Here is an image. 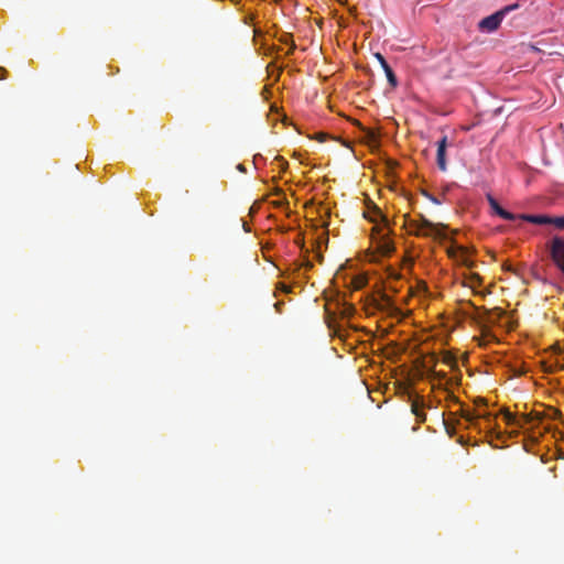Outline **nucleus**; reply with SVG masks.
Returning a JSON list of instances; mask_svg holds the SVG:
<instances>
[{"label":"nucleus","mask_w":564,"mask_h":564,"mask_svg":"<svg viewBox=\"0 0 564 564\" xmlns=\"http://www.w3.org/2000/svg\"><path fill=\"white\" fill-rule=\"evenodd\" d=\"M487 200H488L492 212L496 215H498L499 217H501L502 219H505V220H514L517 218V216L514 214L503 209L492 195L488 194L487 195Z\"/></svg>","instance_id":"obj_11"},{"label":"nucleus","mask_w":564,"mask_h":564,"mask_svg":"<svg viewBox=\"0 0 564 564\" xmlns=\"http://www.w3.org/2000/svg\"><path fill=\"white\" fill-rule=\"evenodd\" d=\"M550 252L553 261L564 274V239L554 237L550 243Z\"/></svg>","instance_id":"obj_8"},{"label":"nucleus","mask_w":564,"mask_h":564,"mask_svg":"<svg viewBox=\"0 0 564 564\" xmlns=\"http://www.w3.org/2000/svg\"><path fill=\"white\" fill-rule=\"evenodd\" d=\"M411 410H412V413L415 415L416 420L420 423L425 422L426 414L423 411V405L422 404H420L419 402H413L412 406H411Z\"/></svg>","instance_id":"obj_12"},{"label":"nucleus","mask_w":564,"mask_h":564,"mask_svg":"<svg viewBox=\"0 0 564 564\" xmlns=\"http://www.w3.org/2000/svg\"><path fill=\"white\" fill-rule=\"evenodd\" d=\"M447 253L451 258L456 259L462 264L470 267L467 250L465 247L453 241L451 246L447 248Z\"/></svg>","instance_id":"obj_9"},{"label":"nucleus","mask_w":564,"mask_h":564,"mask_svg":"<svg viewBox=\"0 0 564 564\" xmlns=\"http://www.w3.org/2000/svg\"><path fill=\"white\" fill-rule=\"evenodd\" d=\"M365 283L364 279H360L358 282H356V288H361Z\"/></svg>","instance_id":"obj_16"},{"label":"nucleus","mask_w":564,"mask_h":564,"mask_svg":"<svg viewBox=\"0 0 564 564\" xmlns=\"http://www.w3.org/2000/svg\"><path fill=\"white\" fill-rule=\"evenodd\" d=\"M480 284H481V278L478 274H473L468 279V285L473 289L475 294H478V292L476 291V288L479 286Z\"/></svg>","instance_id":"obj_14"},{"label":"nucleus","mask_w":564,"mask_h":564,"mask_svg":"<svg viewBox=\"0 0 564 564\" xmlns=\"http://www.w3.org/2000/svg\"><path fill=\"white\" fill-rule=\"evenodd\" d=\"M311 268H312V264H311V263H306V264H305V270H308V269H311Z\"/></svg>","instance_id":"obj_19"},{"label":"nucleus","mask_w":564,"mask_h":564,"mask_svg":"<svg viewBox=\"0 0 564 564\" xmlns=\"http://www.w3.org/2000/svg\"><path fill=\"white\" fill-rule=\"evenodd\" d=\"M468 304L476 311L475 321L480 326L481 336L489 341L495 340L496 336L492 334L491 327L499 323L503 312L498 307L487 310L485 307H478L471 302H468Z\"/></svg>","instance_id":"obj_4"},{"label":"nucleus","mask_w":564,"mask_h":564,"mask_svg":"<svg viewBox=\"0 0 564 564\" xmlns=\"http://www.w3.org/2000/svg\"><path fill=\"white\" fill-rule=\"evenodd\" d=\"M382 69L384 70V74L387 76V79H388L390 86L395 87L398 85V79H397L394 72L390 67V65L389 64L384 65L382 67Z\"/></svg>","instance_id":"obj_13"},{"label":"nucleus","mask_w":564,"mask_h":564,"mask_svg":"<svg viewBox=\"0 0 564 564\" xmlns=\"http://www.w3.org/2000/svg\"><path fill=\"white\" fill-rule=\"evenodd\" d=\"M238 169H239L240 171H245V167H243V165H242V164H239V165H238Z\"/></svg>","instance_id":"obj_20"},{"label":"nucleus","mask_w":564,"mask_h":564,"mask_svg":"<svg viewBox=\"0 0 564 564\" xmlns=\"http://www.w3.org/2000/svg\"><path fill=\"white\" fill-rule=\"evenodd\" d=\"M366 217L373 224V236L378 240L380 250L384 253L392 252L393 242L389 237L390 230L388 228L389 221L387 216L383 215L379 208L375 207Z\"/></svg>","instance_id":"obj_2"},{"label":"nucleus","mask_w":564,"mask_h":564,"mask_svg":"<svg viewBox=\"0 0 564 564\" xmlns=\"http://www.w3.org/2000/svg\"><path fill=\"white\" fill-rule=\"evenodd\" d=\"M457 414L465 420L469 425L481 427V422L484 423V427L488 430L490 433H496L500 435V430L497 423L498 415L490 412L485 404H476L475 409L465 408L459 404V409Z\"/></svg>","instance_id":"obj_1"},{"label":"nucleus","mask_w":564,"mask_h":564,"mask_svg":"<svg viewBox=\"0 0 564 564\" xmlns=\"http://www.w3.org/2000/svg\"><path fill=\"white\" fill-rule=\"evenodd\" d=\"M519 8L518 3L509 4L503 7L502 9L496 11L495 13L481 19L478 23V28L481 32L492 33L495 32L501 24L505 17L511 11Z\"/></svg>","instance_id":"obj_6"},{"label":"nucleus","mask_w":564,"mask_h":564,"mask_svg":"<svg viewBox=\"0 0 564 564\" xmlns=\"http://www.w3.org/2000/svg\"><path fill=\"white\" fill-rule=\"evenodd\" d=\"M375 56H376V57H377V59L379 61V63H380L381 67H383L384 65H388V62L386 61V58L383 57V55H382V54L377 53Z\"/></svg>","instance_id":"obj_15"},{"label":"nucleus","mask_w":564,"mask_h":564,"mask_svg":"<svg viewBox=\"0 0 564 564\" xmlns=\"http://www.w3.org/2000/svg\"><path fill=\"white\" fill-rule=\"evenodd\" d=\"M446 149H447V137L444 135L438 142H437V153H436V163L441 171L447 170V162H446Z\"/></svg>","instance_id":"obj_10"},{"label":"nucleus","mask_w":564,"mask_h":564,"mask_svg":"<svg viewBox=\"0 0 564 564\" xmlns=\"http://www.w3.org/2000/svg\"><path fill=\"white\" fill-rule=\"evenodd\" d=\"M243 229L245 231L249 232L250 231V228L248 227V225L246 223H243Z\"/></svg>","instance_id":"obj_18"},{"label":"nucleus","mask_w":564,"mask_h":564,"mask_svg":"<svg viewBox=\"0 0 564 564\" xmlns=\"http://www.w3.org/2000/svg\"><path fill=\"white\" fill-rule=\"evenodd\" d=\"M501 415L505 423L517 431L525 432L529 427H533L540 423V419L538 416L528 413L517 415L509 411H505Z\"/></svg>","instance_id":"obj_5"},{"label":"nucleus","mask_w":564,"mask_h":564,"mask_svg":"<svg viewBox=\"0 0 564 564\" xmlns=\"http://www.w3.org/2000/svg\"><path fill=\"white\" fill-rule=\"evenodd\" d=\"M7 70L4 68H0V79L4 78V74Z\"/></svg>","instance_id":"obj_17"},{"label":"nucleus","mask_w":564,"mask_h":564,"mask_svg":"<svg viewBox=\"0 0 564 564\" xmlns=\"http://www.w3.org/2000/svg\"><path fill=\"white\" fill-rule=\"evenodd\" d=\"M521 219L536 225H554L558 229H564V216L550 217L546 215H521Z\"/></svg>","instance_id":"obj_7"},{"label":"nucleus","mask_w":564,"mask_h":564,"mask_svg":"<svg viewBox=\"0 0 564 564\" xmlns=\"http://www.w3.org/2000/svg\"><path fill=\"white\" fill-rule=\"evenodd\" d=\"M405 226L409 234L417 237H432L435 239H447V226L443 224H434L423 216L420 218H406Z\"/></svg>","instance_id":"obj_3"}]
</instances>
